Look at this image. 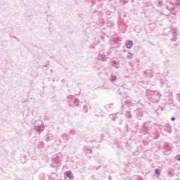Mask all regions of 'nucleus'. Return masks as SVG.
<instances>
[{
    "label": "nucleus",
    "mask_w": 180,
    "mask_h": 180,
    "mask_svg": "<svg viewBox=\"0 0 180 180\" xmlns=\"http://www.w3.org/2000/svg\"><path fill=\"white\" fill-rule=\"evenodd\" d=\"M155 174H156L157 175L160 176V170H159L158 169H156L155 170Z\"/></svg>",
    "instance_id": "obj_3"
},
{
    "label": "nucleus",
    "mask_w": 180,
    "mask_h": 180,
    "mask_svg": "<svg viewBox=\"0 0 180 180\" xmlns=\"http://www.w3.org/2000/svg\"><path fill=\"white\" fill-rule=\"evenodd\" d=\"M115 79H116V77L112 78V81H115Z\"/></svg>",
    "instance_id": "obj_4"
},
{
    "label": "nucleus",
    "mask_w": 180,
    "mask_h": 180,
    "mask_svg": "<svg viewBox=\"0 0 180 180\" xmlns=\"http://www.w3.org/2000/svg\"><path fill=\"white\" fill-rule=\"evenodd\" d=\"M67 180H72L74 179V176H72V173L71 172H65Z\"/></svg>",
    "instance_id": "obj_1"
},
{
    "label": "nucleus",
    "mask_w": 180,
    "mask_h": 180,
    "mask_svg": "<svg viewBox=\"0 0 180 180\" xmlns=\"http://www.w3.org/2000/svg\"><path fill=\"white\" fill-rule=\"evenodd\" d=\"M126 46L127 49H131V47L133 46V41H127Z\"/></svg>",
    "instance_id": "obj_2"
},
{
    "label": "nucleus",
    "mask_w": 180,
    "mask_h": 180,
    "mask_svg": "<svg viewBox=\"0 0 180 180\" xmlns=\"http://www.w3.org/2000/svg\"><path fill=\"white\" fill-rule=\"evenodd\" d=\"M172 120H175V118H172Z\"/></svg>",
    "instance_id": "obj_5"
}]
</instances>
